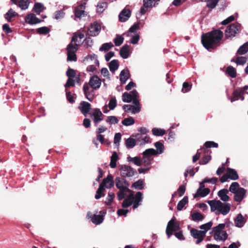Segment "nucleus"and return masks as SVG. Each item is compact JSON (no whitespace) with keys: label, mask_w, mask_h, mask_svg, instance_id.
I'll return each mask as SVG.
<instances>
[{"label":"nucleus","mask_w":248,"mask_h":248,"mask_svg":"<svg viewBox=\"0 0 248 248\" xmlns=\"http://www.w3.org/2000/svg\"><path fill=\"white\" fill-rule=\"evenodd\" d=\"M224 224H219L217 226L213 228L212 232L210 234H214V238L216 241H225L228 238L227 232L223 230L225 228Z\"/></svg>","instance_id":"20e7f679"},{"label":"nucleus","mask_w":248,"mask_h":248,"mask_svg":"<svg viewBox=\"0 0 248 248\" xmlns=\"http://www.w3.org/2000/svg\"><path fill=\"white\" fill-rule=\"evenodd\" d=\"M132 135L126 140L125 144L127 149L133 148L136 144V139L132 138Z\"/></svg>","instance_id":"4c0bfd02"},{"label":"nucleus","mask_w":248,"mask_h":248,"mask_svg":"<svg viewBox=\"0 0 248 248\" xmlns=\"http://www.w3.org/2000/svg\"><path fill=\"white\" fill-rule=\"evenodd\" d=\"M245 93L242 91V90L240 87H237L235 89L232 93V97L229 99L230 100L231 102L238 100L240 99L241 101H243L245 99L244 94Z\"/></svg>","instance_id":"ddd939ff"},{"label":"nucleus","mask_w":248,"mask_h":248,"mask_svg":"<svg viewBox=\"0 0 248 248\" xmlns=\"http://www.w3.org/2000/svg\"><path fill=\"white\" fill-rule=\"evenodd\" d=\"M131 187L138 190L143 189L144 188V180L141 179L138 180L133 183Z\"/></svg>","instance_id":"473e14b6"},{"label":"nucleus","mask_w":248,"mask_h":248,"mask_svg":"<svg viewBox=\"0 0 248 248\" xmlns=\"http://www.w3.org/2000/svg\"><path fill=\"white\" fill-rule=\"evenodd\" d=\"M180 230V225L178 222L175 221L174 219L172 218L168 223L166 230V233L168 238H170L172 235V232L178 231Z\"/></svg>","instance_id":"6e6552de"},{"label":"nucleus","mask_w":248,"mask_h":248,"mask_svg":"<svg viewBox=\"0 0 248 248\" xmlns=\"http://www.w3.org/2000/svg\"><path fill=\"white\" fill-rule=\"evenodd\" d=\"M66 8L67 7L64 6L62 9L55 11L53 14V18L57 20L63 18L65 15L64 11Z\"/></svg>","instance_id":"bb28decb"},{"label":"nucleus","mask_w":248,"mask_h":248,"mask_svg":"<svg viewBox=\"0 0 248 248\" xmlns=\"http://www.w3.org/2000/svg\"><path fill=\"white\" fill-rule=\"evenodd\" d=\"M124 38L122 35H116V37L113 39L115 45L117 46H121L124 42Z\"/></svg>","instance_id":"603ef678"},{"label":"nucleus","mask_w":248,"mask_h":248,"mask_svg":"<svg viewBox=\"0 0 248 248\" xmlns=\"http://www.w3.org/2000/svg\"><path fill=\"white\" fill-rule=\"evenodd\" d=\"M242 29L241 25L238 22L230 24L225 31V36L226 39H231L236 34H239Z\"/></svg>","instance_id":"39448f33"},{"label":"nucleus","mask_w":248,"mask_h":248,"mask_svg":"<svg viewBox=\"0 0 248 248\" xmlns=\"http://www.w3.org/2000/svg\"><path fill=\"white\" fill-rule=\"evenodd\" d=\"M108 7V3L104 1H101L98 3L96 8V12L101 14Z\"/></svg>","instance_id":"72a5a7b5"},{"label":"nucleus","mask_w":248,"mask_h":248,"mask_svg":"<svg viewBox=\"0 0 248 248\" xmlns=\"http://www.w3.org/2000/svg\"><path fill=\"white\" fill-rule=\"evenodd\" d=\"M204 232H202V231H200L196 229H192L190 230V233L191 236L194 239H197L196 241V244H199L201 242H202L203 241L204 237L206 235Z\"/></svg>","instance_id":"9b49d317"},{"label":"nucleus","mask_w":248,"mask_h":248,"mask_svg":"<svg viewBox=\"0 0 248 248\" xmlns=\"http://www.w3.org/2000/svg\"><path fill=\"white\" fill-rule=\"evenodd\" d=\"M160 0H143V5L140 7V12L141 15H144L148 11V8H152L155 6V3L153 5V1L158 2Z\"/></svg>","instance_id":"f8f14e48"},{"label":"nucleus","mask_w":248,"mask_h":248,"mask_svg":"<svg viewBox=\"0 0 248 248\" xmlns=\"http://www.w3.org/2000/svg\"><path fill=\"white\" fill-rule=\"evenodd\" d=\"M204 145L206 148H209L211 147L217 148L218 147V144L212 141H206L204 143Z\"/></svg>","instance_id":"69168bd1"},{"label":"nucleus","mask_w":248,"mask_h":248,"mask_svg":"<svg viewBox=\"0 0 248 248\" xmlns=\"http://www.w3.org/2000/svg\"><path fill=\"white\" fill-rule=\"evenodd\" d=\"M91 104L86 101H82L80 103L78 108L80 110L82 114L86 117L88 114H90V110L91 109Z\"/></svg>","instance_id":"4468645a"},{"label":"nucleus","mask_w":248,"mask_h":248,"mask_svg":"<svg viewBox=\"0 0 248 248\" xmlns=\"http://www.w3.org/2000/svg\"><path fill=\"white\" fill-rule=\"evenodd\" d=\"M191 219L195 222L202 221L204 219V216L201 213L196 212L191 214Z\"/></svg>","instance_id":"a19ab883"},{"label":"nucleus","mask_w":248,"mask_h":248,"mask_svg":"<svg viewBox=\"0 0 248 248\" xmlns=\"http://www.w3.org/2000/svg\"><path fill=\"white\" fill-rule=\"evenodd\" d=\"M116 187L119 189L117 193L118 199L123 200L125 196V192L131 193L132 191L129 188V183L123 177H117L115 178Z\"/></svg>","instance_id":"f03ea898"},{"label":"nucleus","mask_w":248,"mask_h":248,"mask_svg":"<svg viewBox=\"0 0 248 248\" xmlns=\"http://www.w3.org/2000/svg\"><path fill=\"white\" fill-rule=\"evenodd\" d=\"M247 52H248V43L246 42L239 47L237 53L239 55H244Z\"/></svg>","instance_id":"a18cd8bd"},{"label":"nucleus","mask_w":248,"mask_h":248,"mask_svg":"<svg viewBox=\"0 0 248 248\" xmlns=\"http://www.w3.org/2000/svg\"><path fill=\"white\" fill-rule=\"evenodd\" d=\"M223 35V33L219 30H213L203 34L201 42L203 46L208 51L213 49V45L219 43Z\"/></svg>","instance_id":"f257e3e1"},{"label":"nucleus","mask_w":248,"mask_h":248,"mask_svg":"<svg viewBox=\"0 0 248 248\" xmlns=\"http://www.w3.org/2000/svg\"><path fill=\"white\" fill-rule=\"evenodd\" d=\"M130 74L128 69L123 70L120 74V80L122 84H124L129 78Z\"/></svg>","instance_id":"b1692460"},{"label":"nucleus","mask_w":248,"mask_h":248,"mask_svg":"<svg viewBox=\"0 0 248 248\" xmlns=\"http://www.w3.org/2000/svg\"><path fill=\"white\" fill-rule=\"evenodd\" d=\"M119 159L118 155L116 152H114L110 157V167L114 169L117 166V161Z\"/></svg>","instance_id":"f704fd0d"},{"label":"nucleus","mask_w":248,"mask_h":248,"mask_svg":"<svg viewBox=\"0 0 248 248\" xmlns=\"http://www.w3.org/2000/svg\"><path fill=\"white\" fill-rule=\"evenodd\" d=\"M140 160L141 162H142L145 166H148L151 164L152 158L148 156H145L143 155Z\"/></svg>","instance_id":"e2e57ef3"},{"label":"nucleus","mask_w":248,"mask_h":248,"mask_svg":"<svg viewBox=\"0 0 248 248\" xmlns=\"http://www.w3.org/2000/svg\"><path fill=\"white\" fill-rule=\"evenodd\" d=\"M113 45L111 42L106 43L101 45L99 48L100 51H107L113 47Z\"/></svg>","instance_id":"de8ad7c7"},{"label":"nucleus","mask_w":248,"mask_h":248,"mask_svg":"<svg viewBox=\"0 0 248 248\" xmlns=\"http://www.w3.org/2000/svg\"><path fill=\"white\" fill-rule=\"evenodd\" d=\"M226 73L232 78L236 77V70L232 66H229L226 69Z\"/></svg>","instance_id":"49530a36"},{"label":"nucleus","mask_w":248,"mask_h":248,"mask_svg":"<svg viewBox=\"0 0 248 248\" xmlns=\"http://www.w3.org/2000/svg\"><path fill=\"white\" fill-rule=\"evenodd\" d=\"M231 204L229 203L226 202L224 205L222 204L219 209L218 212L221 213L223 215H226L229 213L231 210Z\"/></svg>","instance_id":"7c9ffc66"},{"label":"nucleus","mask_w":248,"mask_h":248,"mask_svg":"<svg viewBox=\"0 0 248 248\" xmlns=\"http://www.w3.org/2000/svg\"><path fill=\"white\" fill-rule=\"evenodd\" d=\"M247 190L243 187H240L236 193H234V200L240 202L246 197Z\"/></svg>","instance_id":"dca6fc26"},{"label":"nucleus","mask_w":248,"mask_h":248,"mask_svg":"<svg viewBox=\"0 0 248 248\" xmlns=\"http://www.w3.org/2000/svg\"><path fill=\"white\" fill-rule=\"evenodd\" d=\"M138 142H140V145H142L149 142V137L147 135L137 133L135 135H132Z\"/></svg>","instance_id":"aec40b11"},{"label":"nucleus","mask_w":248,"mask_h":248,"mask_svg":"<svg viewBox=\"0 0 248 248\" xmlns=\"http://www.w3.org/2000/svg\"><path fill=\"white\" fill-rule=\"evenodd\" d=\"M90 86L89 84L85 83L83 86V90L86 98L89 101H92L93 99V96L91 95V93L94 90L93 89L91 91Z\"/></svg>","instance_id":"412c9836"},{"label":"nucleus","mask_w":248,"mask_h":248,"mask_svg":"<svg viewBox=\"0 0 248 248\" xmlns=\"http://www.w3.org/2000/svg\"><path fill=\"white\" fill-rule=\"evenodd\" d=\"M46 8L44 4L40 2L35 3L33 7V11L37 14L39 15L42 12H43Z\"/></svg>","instance_id":"2f4dec72"},{"label":"nucleus","mask_w":248,"mask_h":248,"mask_svg":"<svg viewBox=\"0 0 248 248\" xmlns=\"http://www.w3.org/2000/svg\"><path fill=\"white\" fill-rule=\"evenodd\" d=\"M18 16V14L15 12L12 9H10L4 15V18L8 22L11 21V18Z\"/></svg>","instance_id":"e433bc0d"},{"label":"nucleus","mask_w":248,"mask_h":248,"mask_svg":"<svg viewBox=\"0 0 248 248\" xmlns=\"http://www.w3.org/2000/svg\"><path fill=\"white\" fill-rule=\"evenodd\" d=\"M207 203L211 207V211L214 212L215 211H219L221 205L223 204V203L219 200H211L208 201Z\"/></svg>","instance_id":"5701e85b"},{"label":"nucleus","mask_w":248,"mask_h":248,"mask_svg":"<svg viewBox=\"0 0 248 248\" xmlns=\"http://www.w3.org/2000/svg\"><path fill=\"white\" fill-rule=\"evenodd\" d=\"M122 123L123 125L128 126L134 124H135V120L133 117H129L124 119L122 121Z\"/></svg>","instance_id":"3c124183"},{"label":"nucleus","mask_w":248,"mask_h":248,"mask_svg":"<svg viewBox=\"0 0 248 248\" xmlns=\"http://www.w3.org/2000/svg\"><path fill=\"white\" fill-rule=\"evenodd\" d=\"M101 29L100 25L96 21L93 22L88 28V34L90 36H96L99 34Z\"/></svg>","instance_id":"9d476101"},{"label":"nucleus","mask_w":248,"mask_h":248,"mask_svg":"<svg viewBox=\"0 0 248 248\" xmlns=\"http://www.w3.org/2000/svg\"><path fill=\"white\" fill-rule=\"evenodd\" d=\"M114 186V181L112 176L108 175L106 178H104L102 183L100 185L97 189L95 195V198L97 200L99 199L101 197H104V194H102L105 190L104 186L107 188H110Z\"/></svg>","instance_id":"7ed1b4c3"},{"label":"nucleus","mask_w":248,"mask_h":248,"mask_svg":"<svg viewBox=\"0 0 248 248\" xmlns=\"http://www.w3.org/2000/svg\"><path fill=\"white\" fill-rule=\"evenodd\" d=\"M227 174L229 178L232 180H236L239 178L237 171L233 169L228 168Z\"/></svg>","instance_id":"c85d7f7f"},{"label":"nucleus","mask_w":248,"mask_h":248,"mask_svg":"<svg viewBox=\"0 0 248 248\" xmlns=\"http://www.w3.org/2000/svg\"><path fill=\"white\" fill-rule=\"evenodd\" d=\"M119 54L122 58L124 59L128 58L130 55L129 46L127 44L124 45L121 48Z\"/></svg>","instance_id":"393cba45"},{"label":"nucleus","mask_w":248,"mask_h":248,"mask_svg":"<svg viewBox=\"0 0 248 248\" xmlns=\"http://www.w3.org/2000/svg\"><path fill=\"white\" fill-rule=\"evenodd\" d=\"M228 192L229 191L227 189L223 188L218 191L217 195L222 201L227 202L230 199L229 196L227 195Z\"/></svg>","instance_id":"a878e982"},{"label":"nucleus","mask_w":248,"mask_h":248,"mask_svg":"<svg viewBox=\"0 0 248 248\" xmlns=\"http://www.w3.org/2000/svg\"><path fill=\"white\" fill-rule=\"evenodd\" d=\"M211 159V155H205L202 159L199 161L200 165H205L207 164Z\"/></svg>","instance_id":"0e129e2a"},{"label":"nucleus","mask_w":248,"mask_h":248,"mask_svg":"<svg viewBox=\"0 0 248 248\" xmlns=\"http://www.w3.org/2000/svg\"><path fill=\"white\" fill-rule=\"evenodd\" d=\"M114 197V193L112 192H109L107 198V201L105 202V204L108 206L110 205Z\"/></svg>","instance_id":"4d7b16f0"},{"label":"nucleus","mask_w":248,"mask_h":248,"mask_svg":"<svg viewBox=\"0 0 248 248\" xmlns=\"http://www.w3.org/2000/svg\"><path fill=\"white\" fill-rule=\"evenodd\" d=\"M188 198L187 196H185L177 204V209L178 211H181L185 205L188 203Z\"/></svg>","instance_id":"79ce46f5"},{"label":"nucleus","mask_w":248,"mask_h":248,"mask_svg":"<svg viewBox=\"0 0 248 248\" xmlns=\"http://www.w3.org/2000/svg\"><path fill=\"white\" fill-rule=\"evenodd\" d=\"M152 134L157 137L162 136L166 133V131L161 128H153L152 130Z\"/></svg>","instance_id":"c03bdc74"},{"label":"nucleus","mask_w":248,"mask_h":248,"mask_svg":"<svg viewBox=\"0 0 248 248\" xmlns=\"http://www.w3.org/2000/svg\"><path fill=\"white\" fill-rule=\"evenodd\" d=\"M134 200V195L130 193L128 197L125 199L123 203L122 207L123 208H127L132 205Z\"/></svg>","instance_id":"c756f323"},{"label":"nucleus","mask_w":248,"mask_h":248,"mask_svg":"<svg viewBox=\"0 0 248 248\" xmlns=\"http://www.w3.org/2000/svg\"><path fill=\"white\" fill-rule=\"evenodd\" d=\"M106 214V211L101 210L99 212V215H94L91 219L92 222L95 225L100 224L103 222Z\"/></svg>","instance_id":"f3484780"},{"label":"nucleus","mask_w":248,"mask_h":248,"mask_svg":"<svg viewBox=\"0 0 248 248\" xmlns=\"http://www.w3.org/2000/svg\"><path fill=\"white\" fill-rule=\"evenodd\" d=\"M120 171L121 176L124 178L132 177L137 173L135 169L126 165L120 166Z\"/></svg>","instance_id":"0eeeda50"},{"label":"nucleus","mask_w":248,"mask_h":248,"mask_svg":"<svg viewBox=\"0 0 248 248\" xmlns=\"http://www.w3.org/2000/svg\"><path fill=\"white\" fill-rule=\"evenodd\" d=\"M210 191V190L209 188H198L196 195H199L201 197H204L209 193ZM196 195L194 196V198L196 197Z\"/></svg>","instance_id":"58836bf2"},{"label":"nucleus","mask_w":248,"mask_h":248,"mask_svg":"<svg viewBox=\"0 0 248 248\" xmlns=\"http://www.w3.org/2000/svg\"><path fill=\"white\" fill-rule=\"evenodd\" d=\"M241 187H239V184L237 182H233L229 187V191L232 193H236Z\"/></svg>","instance_id":"864d4df0"},{"label":"nucleus","mask_w":248,"mask_h":248,"mask_svg":"<svg viewBox=\"0 0 248 248\" xmlns=\"http://www.w3.org/2000/svg\"><path fill=\"white\" fill-rule=\"evenodd\" d=\"M122 100L124 102L130 103L132 100V98L129 93L125 92L123 94Z\"/></svg>","instance_id":"bf43d9fd"},{"label":"nucleus","mask_w":248,"mask_h":248,"mask_svg":"<svg viewBox=\"0 0 248 248\" xmlns=\"http://www.w3.org/2000/svg\"><path fill=\"white\" fill-rule=\"evenodd\" d=\"M192 87V85L189 84L188 82H185L183 84V88L182 89V92L185 93L189 91Z\"/></svg>","instance_id":"338daca9"},{"label":"nucleus","mask_w":248,"mask_h":248,"mask_svg":"<svg viewBox=\"0 0 248 248\" xmlns=\"http://www.w3.org/2000/svg\"><path fill=\"white\" fill-rule=\"evenodd\" d=\"M245 222L246 221L241 214H239L234 219L235 226L238 228L242 227L245 223Z\"/></svg>","instance_id":"cd10ccee"},{"label":"nucleus","mask_w":248,"mask_h":248,"mask_svg":"<svg viewBox=\"0 0 248 248\" xmlns=\"http://www.w3.org/2000/svg\"><path fill=\"white\" fill-rule=\"evenodd\" d=\"M89 114L95 126H97L98 124L103 120L104 115L99 108H95L93 109L92 112Z\"/></svg>","instance_id":"1a4fd4ad"},{"label":"nucleus","mask_w":248,"mask_h":248,"mask_svg":"<svg viewBox=\"0 0 248 248\" xmlns=\"http://www.w3.org/2000/svg\"><path fill=\"white\" fill-rule=\"evenodd\" d=\"M131 11L126 8H124L119 15V20L120 22H124L128 20L131 16Z\"/></svg>","instance_id":"a211bd4d"},{"label":"nucleus","mask_w":248,"mask_h":248,"mask_svg":"<svg viewBox=\"0 0 248 248\" xmlns=\"http://www.w3.org/2000/svg\"><path fill=\"white\" fill-rule=\"evenodd\" d=\"M140 23L139 22H135L131 27L129 29V31L130 32L134 33L140 29Z\"/></svg>","instance_id":"774afa93"},{"label":"nucleus","mask_w":248,"mask_h":248,"mask_svg":"<svg viewBox=\"0 0 248 248\" xmlns=\"http://www.w3.org/2000/svg\"><path fill=\"white\" fill-rule=\"evenodd\" d=\"M127 160L129 162H132L137 166H140L141 165L140 158L139 156L132 157L128 156L127 157Z\"/></svg>","instance_id":"37998d69"},{"label":"nucleus","mask_w":248,"mask_h":248,"mask_svg":"<svg viewBox=\"0 0 248 248\" xmlns=\"http://www.w3.org/2000/svg\"><path fill=\"white\" fill-rule=\"evenodd\" d=\"M119 120L118 118L114 116H109L107 117L106 122L109 124H118Z\"/></svg>","instance_id":"6e6d98bb"},{"label":"nucleus","mask_w":248,"mask_h":248,"mask_svg":"<svg viewBox=\"0 0 248 248\" xmlns=\"http://www.w3.org/2000/svg\"><path fill=\"white\" fill-rule=\"evenodd\" d=\"M78 49V46L77 44L73 45L72 43H70L66 47V50L67 52V61L76 62L77 61L76 52Z\"/></svg>","instance_id":"423d86ee"},{"label":"nucleus","mask_w":248,"mask_h":248,"mask_svg":"<svg viewBox=\"0 0 248 248\" xmlns=\"http://www.w3.org/2000/svg\"><path fill=\"white\" fill-rule=\"evenodd\" d=\"M29 3V0H20L18 1V6L21 10H25L28 8Z\"/></svg>","instance_id":"09e8293b"},{"label":"nucleus","mask_w":248,"mask_h":248,"mask_svg":"<svg viewBox=\"0 0 248 248\" xmlns=\"http://www.w3.org/2000/svg\"><path fill=\"white\" fill-rule=\"evenodd\" d=\"M142 193L141 192H137L134 196L133 202L140 203L142 201Z\"/></svg>","instance_id":"680f3d73"},{"label":"nucleus","mask_w":248,"mask_h":248,"mask_svg":"<svg viewBox=\"0 0 248 248\" xmlns=\"http://www.w3.org/2000/svg\"><path fill=\"white\" fill-rule=\"evenodd\" d=\"M25 20L26 23L30 25L36 24L42 21V20L37 17L33 14L27 15L25 18Z\"/></svg>","instance_id":"6ab92c4d"},{"label":"nucleus","mask_w":248,"mask_h":248,"mask_svg":"<svg viewBox=\"0 0 248 248\" xmlns=\"http://www.w3.org/2000/svg\"><path fill=\"white\" fill-rule=\"evenodd\" d=\"M142 155L145 156H148L150 158H151L152 155H156V153H155V150L153 148H149L145 150Z\"/></svg>","instance_id":"5fc2aeb1"},{"label":"nucleus","mask_w":248,"mask_h":248,"mask_svg":"<svg viewBox=\"0 0 248 248\" xmlns=\"http://www.w3.org/2000/svg\"><path fill=\"white\" fill-rule=\"evenodd\" d=\"M213 225V222L210 221L206 223L203 224L200 226V229L202 230V232H204L206 234L207 232L209 230Z\"/></svg>","instance_id":"8fccbe9b"},{"label":"nucleus","mask_w":248,"mask_h":248,"mask_svg":"<svg viewBox=\"0 0 248 248\" xmlns=\"http://www.w3.org/2000/svg\"><path fill=\"white\" fill-rule=\"evenodd\" d=\"M155 146L156 149V150H155L156 155L157 154H161L164 152V146L160 141L156 142L155 143Z\"/></svg>","instance_id":"ea45409f"},{"label":"nucleus","mask_w":248,"mask_h":248,"mask_svg":"<svg viewBox=\"0 0 248 248\" xmlns=\"http://www.w3.org/2000/svg\"><path fill=\"white\" fill-rule=\"evenodd\" d=\"M207 6L211 9H214L217 4L218 0H207L206 1Z\"/></svg>","instance_id":"052dcab7"},{"label":"nucleus","mask_w":248,"mask_h":248,"mask_svg":"<svg viewBox=\"0 0 248 248\" xmlns=\"http://www.w3.org/2000/svg\"><path fill=\"white\" fill-rule=\"evenodd\" d=\"M119 62L117 60H113L109 63V69L112 73H114L119 67Z\"/></svg>","instance_id":"c9c22d12"},{"label":"nucleus","mask_w":248,"mask_h":248,"mask_svg":"<svg viewBox=\"0 0 248 248\" xmlns=\"http://www.w3.org/2000/svg\"><path fill=\"white\" fill-rule=\"evenodd\" d=\"M89 84L93 90H97L101 86V80L97 76L94 75L90 78Z\"/></svg>","instance_id":"2eb2a0df"},{"label":"nucleus","mask_w":248,"mask_h":248,"mask_svg":"<svg viewBox=\"0 0 248 248\" xmlns=\"http://www.w3.org/2000/svg\"><path fill=\"white\" fill-rule=\"evenodd\" d=\"M123 109L128 112L131 110L132 114L138 113L140 112L141 109L140 106H132L130 105H124L123 106Z\"/></svg>","instance_id":"4be33fe9"},{"label":"nucleus","mask_w":248,"mask_h":248,"mask_svg":"<svg viewBox=\"0 0 248 248\" xmlns=\"http://www.w3.org/2000/svg\"><path fill=\"white\" fill-rule=\"evenodd\" d=\"M50 31L49 28L47 27H42L39 28L37 29V32L40 34L46 35Z\"/></svg>","instance_id":"13d9d810"}]
</instances>
